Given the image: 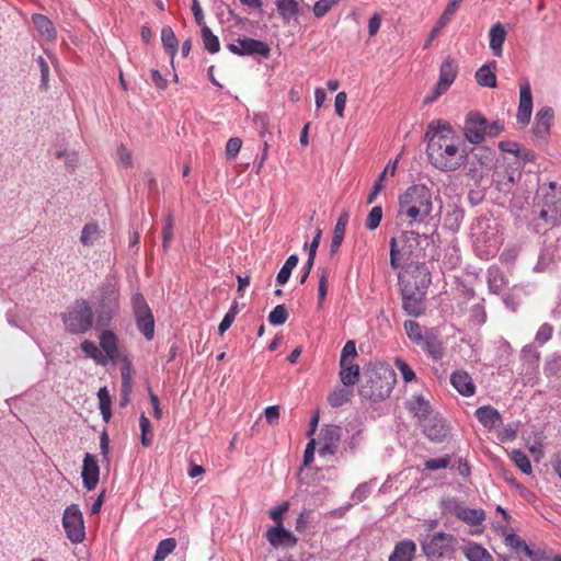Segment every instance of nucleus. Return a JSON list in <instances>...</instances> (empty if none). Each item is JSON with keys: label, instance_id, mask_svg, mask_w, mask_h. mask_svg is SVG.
<instances>
[{"label": "nucleus", "instance_id": "obj_42", "mask_svg": "<svg viewBox=\"0 0 561 561\" xmlns=\"http://www.w3.org/2000/svg\"><path fill=\"white\" fill-rule=\"evenodd\" d=\"M176 548V540L172 537L161 540L156 549L152 561H164Z\"/></svg>", "mask_w": 561, "mask_h": 561}, {"label": "nucleus", "instance_id": "obj_22", "mask_svg": "<svg viewBox=\"0 0 561 561\" xmlns=\"http://www.w3.org/2000/svg\"><path fill=\"white\" fill-rule=\"evenodd\" d=\"M417 345L421 346L433 360H439L444 356L443 342L436 330L433 328L425 329L424 340Z\"/></svg>", "mask_w": 561, "mask_h": 561}, {"label": "nucleus", "instance_id": "obj_30", "mask_svg": "<svg viewBox=\"0 0 561 561\" xmlns=\"http://www.w3.org/2000/svg\"><path fill=\"white\" fill-rule=\"evenodd\" d=\"M497 62L495 60L488 61L476 71V80L481 87L495 88L496 87V69Z\"/></svg>", "mask_w": 561, "mask_h": 561}, {"label": "nucleus", "instance_id": "obj_13", "mask_svg": "<svg viewBox=\"0 0 561 561\" xmlns=\"http://www.w3.org/2000/svg\"><path fill=\"white\" fill-rule=\"evenodd\" d=\"M342 437V430L339 425L327 424L319 433L318 449L320 457L333 456L336 454Z\"/></svg>", "mask_w": 561, "mask_h": 561}, {"label": "nucleus", "instance_id": "obj_19", "mask_svg": "<svg viewBox=\"0 0 561 561\" xmlns=\"http://www.w3.org/2000/svg\"><path fill=\"white\" fill-rule=\"evenodd\" d=\"M494 162V152L489 148L480 147L472 151V162L469 174L472 179H481L484 170H491Z\"/></svg>", "mask_w": 561, "mask_h": 561}, {"label": "nucleus", "instance_id": "obj_51", "mask_svg": "<svg viewBox=\"0 0 561 561\" xmlns=\"http://www.w3.org/2000/svg\"><path fill=\"white\" fill-rule=\"evenodd\" d=\"M288 311L285 305H277L268 314V322L273 325H282L288 319Z\"/></svg>", "mask_w": 561, "mask_h": 561}, {"label": "nucleus", "instance_id": "obj_9", "mask_svg": "<svg viewBox=\"0 0 561 561\" xmlns=\"http://www.w3.org/2000/svg\"><path fill=\"white\" fill-rule=\"evenodd\" d=\"M62 526L67 538L71 542L78 543L84 539V522L79 505L71 504L66 507L62 515Z\"/></svg>", "mask_w": 561, "mask_h": 561}, {"label": "nucleus", "instance_id": "obj_36", "mask_svg": "<svg viewBox=\"0 0 561 561\" xmlns=\"http://www.w3.org/2000/svg\"><path fill=\"white\" fill-rule=\"evenodd\" d=\"M161 42L165 49V51L171 56V60H173L174 56L178 53V38L170 26H164L161 30Z\"/></svg>", "mask_w": 561, "mask_h": 561}, {"label": "nucleus", "instance_id": "obj_44", "mask_svg": "<svg viewBox=\"0 0 561 561\" xmlns=\"http://www.w3.org/2000/svg\"><path fill=\"white\" fill-rule=\"evenodd\" d=\"M520 358L530 368L535 369L538 367L540 353L534 344H528L522 348Z\"/></svg>", "mask_w": 561, "mask_h": 561}, {"label": "nucleus", "instance_id": "obj_32", "mask_svg": "<svg viewBox=\"0 0 561 561\" xmlns=\"http://www.w3.org/2000/svg\"><path fill=\"white\" fill-rule=\"evenodd\" d=\"M277 12L285 23H289L299 12V4L296 0H276Z\"/></svg>", "mask_w": 561, "mask_h": 561}, {"label": "nucleus", "instance_id": "obj_28", "mask_svg": "<svg viewBox=\"0 0 561 561\" xmlns=\"http://www.w3.org/2000/svg\"><path fill=\"white\" fill-rule=\"evenodd\" d=\"M408 410L417 420L419 424H421L424 419H427L435 413L430 401H427L422 394L415 396L411 401H409Z\"/></svg>", "mask_w": 561, "mask_h": 561}, {"label": "nucleus", "instance_id": "obj_54", "mask_svg": "<svg viewBox=\"0 0 561 561\" xmlns=\"http://www.w3.org/2000/svg\"><path fill=\"white\" fill-rule=\"evenodd\" d=\"M553 330V325L550 323H543L542 325H540L535 335V343L538 346H542L543 344H546L548 341L551 340Z\"/></svg>", "mask_w": 561, "mask_h": 561}, {"label": "nucleus", "instance_id": "obj_2", "mask_svg": "<svg viewBox=\"0 0 561 561\" xmlns=\"http://www.w3.org/2000/svg\"><path fill=\"white\" fill-rule=\"evenodd\" d=\"M398 206V218L408 226L426 222L434 209L433 193L425 184H413L399 196Z\"/></svg>", "mask_w": 561, "mask_h": 561}, {"label": "nucleus", "instance_id": "obj_5", "mask_svg": "<svg viewBox=\"0 0 561 561\" xmlns=\"http://www.w3.org/2000/svg\"><path fill=\"white\" fill-rule=\"evenodd\" d=\"M456 538L451 534L437 531L421 540L423 553L428 559L450 558L455 551Z\"/></svg>", "mask_w": 561, "mask_h": 561}, {"label": "nucleus", "instance_id": "obj_26", "mask_svg": "<svg viewBox=\"0 0 561 561\" xmlns=\"http://www.w3.org/2000/svg\"><path fill=\"white\" fill-rule=\"evenodd\" d=\"M477 420L488 430L500 426L503 422L501 413L491 405H482L476 410Z\"/></svg>", "mask_w": 561, "mask_h": 561}, {"label": "nucleus", "instance_id": "obj_27", "mask_svg": "<svg viewBox=\"0 0 561 561\" xmlns=\"http://www.w3.org/2000/svg\"><path fill=\"white\" fill-rule=\"evenodd\" d=\"M416 553V543L411 539H404L394 545L388 561H413Z\"/></svg>", "mask_w": 561, "mask_h": 561}, {"label": "nucleus", "instance_id": "obj_60", "mask_svg": "<svg viewBox=\"0 0 561 561\" xmlns=\"http://www.w3.org/2000/svg\"><path fill=\"white\" fill-rule=\"evenodd\" d=\"M450 465V457L444 456L439 458H432L424 462V468L430 471L445 469Z\"/></svg>", "mask_w": 561, "mask_h": 561}, {"label": "nucleus", "instance_id": "obj_10", "mask_svg": "<svg viewBox=\"0 0 561 561\" xmlns=\"http://www.w3.org/2000/svg\"><path fill=\"white\" fill-rule=\"evenodd\" d=\"M458 72V65L451 58H446L439 69V79L435 85L433 94L425 96V103H432L436 101L443 93H445L450 85L454 83Z\"/></svg>", "mask_w": 561, "mask_h": 561}, {"label": "nucleus", "instance_id": "obj_43", "mask_svg": "<svg viewBox=\"0 0 561 561\" xmlns=\"http://www.w3.org/2000/svg\"><path fill=\"white\" fill-rule=\"evenodd\" d=\"M253 124L256 130L260 134V137L264 139H268L267 135H272L271 130V119L268 114L266 113H256L253 116Z\"/></svg>", "mask_w": 561, "mask_h": 561}, {"label": "nucleus", "instance_id": "obj_37", "mask_svg": "<svg viewBox=\"0 0 561 561\" xmlns=\"http://www.w3.org/2000/svg\"><path fill=\"white\" fill-rule=\"evenodd\" d=\"M201 34H202V41H203L204 48L209 54H216L220 50L219 38L217 35H215L211 32V30L208 26L203 25V27L201 30Z\"/></svg>", "mask_w": 561, "mask_h": 561}, {"label": "nucleus", "instance_id": "obj_7", "mask_svg": "<svg viewBox=\"0 0 561 561\" xmlns=\"http://www.w3.org/2000/svg\"><path fill=\"white\" fill-rule=\"evenodd\" d=\"M440 506L443 513L451 514L472 527L481 525L485 519V512L482 508L467 507L458 499L453 496L442 499Z\"/></svg>", "mask_w": 561, "mask_h": 561}, {"label": "nucleus", "instance_id": "obj_46", "mask_svg": "<svg viewBox=\"0 0 561 561\" xmlns=\"http://www.w3.org/2000/svg\"><path fill=\"white\" fill-rule=\"evenodd\" d=\"M543 370L548 377H561V353L551 355L546 360Z\"/></svg>", "mask_w": 561, "mask_h": 561}, {"label": "nucleus", "instance_id": "obj_20", "mask_svg": "<svg viewBox=\"0 0 561 561\" xmlns=\"http://www.w3.org/2000/svg\"><path fill=\"white\" fill-rule=\"evenodd\" d=\"M554 119L553 108L550 106H542L535 115V123L533 133L535 137L546 139L550 134V128Z\"/></svg>", "mask_w": 561, "mask_h": 561}, {"label": "nucleus", "instance_id": "obj_31", "mask_svg": "<svg viewBox=\"0 0 561 561\" xmlns=\"http://www.w3.org/2000/svg\"><path fill=\"white\" fill-rule=\"evenodd\" d=\"M348 217H350L348 211H343L336 220V224H335L334 230H333L332 240H331V245H330L331 254H335L339 251V249L343 242L346 226L348 222Z\"/></svg>", "mask_w": 561, "mask_h": 561}, {"label": "nucleus", "instance_id": "obj_49", "mask_svg": "<svg viewBox=\"0 0 561 561\" xmlns=\"http://www.w3.org/2000/svg\"><path fill=\"white\" fill-rule=\"evenodd\" d=\"M505 545L514 549L518 554H526L529 546L516 534H508L505 537Z\"/></svg>", "mask_w": 561, "mask_h": 561}, {"label": "nucleus", "instance_id": "obj_38", "mask_svg": "<svg viewBox=\"0 0 561 561\" xmlns=\"http://www.w3.org/2000/svg\"><path fill=\"white\" fill-rule=\"evenodd\" d=\"M81 351L90 358H92L99 365H106V357L102 351L90 340H84L80 344Z\"/></svg>", "mask_w": 561, "mask_h": 561}, {"label": "nucleus", "instance_id": "obj_14", "mask_svg": "<svg viewBox=\"0 0 561 561\" xmlns=\"http://www.w3.org/2000/svg\"><path fill=\"white\" fill-rule=\"evenodd\" d=\"M472 236L478 243L485 244L495 251L500 244L496 224L489 218H480L472 227Z\"/></svg>", "mask_w": 561, "mask_h": 561}, {"label": "nucleus", "instance_id": "obj_1", "mask_svg": "<svg viewBox=\"0 0 561 561\" xmlns=\"http://www.w3.org/2000/svg\"><path fill=\"white\" fill-rule=\"evenodd\" d=\"M425 140L428 162L440 172L456 171L465 163L467 153L460 150V139L448 123L431 122Z\"/></svg>", "mask_w": 561, "mask_h": 561}, {"label": "nucleus", "instance_id": "obj_4", "mask_svg": "<svg viewBox=\"0 0 561 561\" xmlns=\"http://www.w3.org/2000/svg\"><path fill=\"white\" fill-rule=\"evenodd\" d=\"M66 330L71 334L88 332L93 325V311L87 300H76L62 314Z\"/></svg>", "mask_w": 561, "mask_h": 561}, {"label": "nucleus", "instance_id": "obj_21", "mask_svg": "<svg viewBox=\"0 0 561 561\" xmlns=\"http://www.w3.org/2000/svg\"><path fill=\"white\" fill-rule=\"evenodd\" d=\"M82 482L87 490H94L99 483L100 467L96 457L92 454L87 453L83 459L82 466Z\"/></svg>", "mask_w": 561, "mask_h": 561}, {"label": "nucleus", "instance_id": "obj_64", "mask_svg": "<svg viewBox=\"0 0 561 561\" xmlns=\"http://www.w3.org/2000/svg\"><path fill=\"white\" fill-rule=\"evenodd\" d=\"M242 146V140L239 137H231L226 144V156L228 159L237 157Z\"/></svg>", "mask_w": 561, "mask_h": 561}, {"label": "nucleus", "instance_id": "obj_6", "mask_svg": "<svg viewBox=\"0 0 561 561\" xmlns=\"http://www.w3.org/2000/svg\"><path fill=\"white\" fill-rule=\"evenodd\" d=\"M398 280L400 287L410 286L413 290L427 293L432 277L425 263L411 262L399 273Z\"/></svg>", "mask_w": 561, "mask_h": 561}, {"label": "nucleus", "instance_id": "obj_61", "mask_svg": "<svg viewBox=\"0 0 561 561\" xmlns=\"http://www.w3.org/2000/svg\"><path fill=\"white\" fill-rule=\"evenodd\" d=\"M356 356H357V351H356L355 341L350 340L344 344V346L342 348L339 364L343 365L345 363H348V359L355 358Z\"/></svg>", "mask_w": 561, "mask_h": 561}, {"label": "nucleus", "instance_id": "obj_40", "mask_svg": "<svg viewBox=\"0 0 561 561\" xmlns=\"http://www.w3.org/2000/svg\"><path fill=\"white\" fill-rule=\"evenodd\" d=\"M409 340L415 345L421 344L424 340L425 330L414 320H405L403 323Z\"/></svg>", "mask_w": 561, "mask_h": 561}, {"label": "nucleus", "instance_id": "obj_57", "mask_svg": "<svg viewBox=\"0 0 561 561\" xmlns=\"http://www.w3.org/2000/svg\"><path fill=\"white\" fill-rule=\"evenodd\" d=\"M340 0H318L313 4V14L317 18H323Z\"/></svg>", "mask_w": 561, "mask_h": 561}, {"label": "nucleus", "instance_id": "obj_18", "mask_svg": "<svg viewBox=\"0 0 561 561\" xmlns=\"http://www.w3.org/2000/svg\"><path fill=\"white\" fill-rule=\"evenodd\" d=\"M419 425L421 426L424 435L432 442L436 443L443 442L449 432L448 425L436 412L430 417L424 419V421Z\"/></svg>", "mask_w": 561, "mask_h": 561}, {"label": "nucleus", "instance_id": "obj_58", "mask_svg": "<svg viewBox=\"0 0 561 561\" xmlns=\"http://www.w3.org/2000/svg\"><path fill=\"white\" fill-rule=\"evenodd\" d=\"M470 321L474 325H482L486 321V312L481 304L473 305L470 308Z\"/></svg>", "mask_w": 561, "mask_h": 561}, {"label": "nucleus", "instance_id": "obj_24", "mask_svg": "<svg viewBox=\"0 0 561 561\" xmlns=\"http://www.w3.org/2000/svg\"><path fill=\"white\" fill-rule=\"evenodd\" d=\"M267 541L273 547L280 545L295 546L297 538L289 530L285 529L283 525H275L267 529L265 535Z\"/></svg>", "mask_w": 561, "mask_h": 561}, {"label": "nucleus", "instance_id": "obj_3", "mask_svg": "<svg viewBox=\"0 0 561 561\" xmlns=\"http://www.w3.org/2000/svg\"><path fill=\"white\" fill-rule=\"evenodd\" d=\"M96 299V325L106 328L112 323L119 309V290L115 283L106 279L95 294Z\"/></svg>", "mask_w": 561, "mask_h": 561}, {"label": "nucleus", "instance_id": "obj_50", "mask_svg": "<svg viewBox=\"0 0 561 561\" xmlns=\"http://www.w3.org/2000/svg\"><path fill=\"white\" fill-rule=\"evenodd\" d=\"M139 426L141 431V444L144 447H149L152 444L151 423L144 413L140 415Z\"/></svg>", "mask_w": 561, "mask_h": 561}, {"label": "nucleus", "instance_id": "obj_59", "mask_svg": "<svg viewBox=\"0 0 561 561\" xmlns=\"http://www.w3.org/2000/svg\"><path fill=\"white\" fill-rule=\"evenodd\" d=\"M394 366L401 373L402 378L405 382H411L415 379V373L404 359L397 358L394 362Z\"/></svg>", "mask_w": 561, "mask_h": 561}, {"label": "nucleus", "instance_id": "obj_39", "mask_svg": "<svg viewBox=\"0 0 561 561\" xmlns=\"http://www.w3.org/2000/svg\"><path fill=\"white\" fill-rule=\"evenodd\" d=\"M486 280L489 289L492 294H500L505 286V278L499 268H489Z\"/></svg>", "mask_w": 561, "mask_h": 561}, {"label": "nucleus", "instance_id": "obj_35", "mask_svg": "<svg viewBox=\"0 0 561 561\" xmlns=\"http://www.w3.org/2000/svg\"><path fill=\"white\" fill-rule=\"evenodd\" d=\"M463 552L468 561H493L489 551L476 542L468 543Z\"/></svg>", "mask_w": 561, "mask_h": 561}, {"label": "nucleus", "instance_id": "obj_25", "mask_svg": "<svg viewBox=\"0 0 561 561\" xmlns=\"http://www.w3.org/2000/svg\"><path fill=\"white\" fill-rule=\"evenodd\" d=\"M450 383L463 397H471L476 392L474 382L466 370L454 371L450 376Z\"/></svg>", "mask_w": 561, "mask_h": 561}, {"label": "nucleus", "instance_id": "obj_8", "mask_svg": "<svg viewBox=\"0 0 561 561\" xmlns=\"http://www.w3.org/2000/svg\"><path fill=\"white\" fill-rule=\"evenodd\" d=\"M130 304L137 329L144 334L147 341L152 340L154 335V318L144 295L141 293H135L131 296Z\"/></svg>", "mask_w": 561, "mask_h": 561}, {"label": "nucleus", "instance_id": "obj_41", "mask_svg": "<svg viewBox=\"0 0 561 561\" xmlns=\"http://www.w3.org/2000/svg\"><path fill=\"white\" fill-rule=\"evenodd\" d=\"M465 213L459 207H454L447 213L444 226L451 232H458L463 220Z\"/></svg>", "mask_w": 561, "mask_h": 561}, {"label": "nucleus", "instance_id": "obj_63", "mask_svg": "<svg viewBox=\"0 0 561 561\" xmlns=\"http://www.w3.org/2000/svg\"><path fill=\"white\" fill-rule=\"evenodd\" d=\"M56 157L58 159H64L65 164L71 171L75 170V167L78 162V156L75 151H68L67 149H59L56 151Z\"/></svg>", "mask_w": 561, "mask_h": 561}, {"label": "nucleus", "instance_id": "obj_45", "mask_svg": "<svg viewBox=\"0 0 561 561\" xmlns=\"http://www.w3.org/2000/svg\"><path fill=\"white\" fill-rule=\"evenodd\" d=\"M352 396V391L345 388H339L333 390L329 397L328 402L332 408H340L348 402Z\"/></svg>", "mask_w": 561, "mask_h": 561}, {"label": "nucleus", "instance_id": "obj_33", "mask_svg": "<svg viewBox=\"0 0 561 561\" xmlns=\"http://www.w3.org/2000/svg\"><path fill=\"white\" fill-rule=\"evenodd\" d=\"M32 21L36 27V30L45 36L49 41H54L56 38V28L53 22L43 14H33Z\"/></svg>", "mask_w": 561, "mask_h": 561}, {"label": "nucleus", "instance_id": "obj_15", "mask_svg": "<svg viewBox=\"0 0 561 561\" xmlns=\"http://www.w3.org/2000/svg\"><path fill=\"white\" fill-rule=\"evenodd\" d=\"M402 298V309L411 317H421L424 311V300L426 293L413 290L410 286L400 287Z\"/></svg>", "mask_w": 561, "mask_h": 561}, {"label": "nucleus", "instance_id": "obj_34", "mask_svg": "<svg viewBox=\"0 0 561 561\" xmlns=\"http://www.w3.org/2000/svg\"><path fill=\"white\" fill-rule=\"evenodd\" d=\"M360 375L359 366L356 364H348L345 363L343 365H340V380L345 387L354 386Z\"/></svg>", "mask_w": 561, "mask_h": 561}, {"label": "nucleus", "instance_id": "obj_52", "mask_svg": "<svg viewBox=\"0 0 561 561\" xmlns=\"http://www.w3.org/2000/svg\"><path fill=\"white\" fill-rule=\"evenodd\" d=\"M381 219H382V207L374 206L366 217L365 227L368 230H375L379 227Z\"/></svg>", "mask_w": 561, "mask_h": 561}, {"label": "nucleus", "instance_id": "obj_12", "mask_svg": "<svg viewBox=\"0 0 561 561\" xmlns=\"http://www.w3.org/2000/svg\"><path fill=\"white\" fill-rule=\"evenodd\" d=\"M463 135L472 145H480L486 136V118L478 112H469L465 119Z\"/></svg>", "mask_w": 561, "mask_h": 561}, {"label": "nucleus", "instance_id": "obj_17", "mask_svg": "<svg viewBox=\"0 0 561 561\" xmlns=\"http://www.w3.org/2000/svg\"><path fill=\"white\" fill-rule=\"evenodd\" d=\"M533 113V94L528 79H523L519 84V104L516 119L522 126L529 124Z\"/></svg>", "mask_w": 561, "mask_h": 561}, {"label": "nucleus", "instance_id": "obj_55", "mask_svg": "<svg viewBox=\"0 0 561 561\" xmlns=\"http://www.w3.org/2000/svg\"><path fill=\"white\" fill-rule=\"evenodd\" d=\"M122 391H131V365L127 357L124 358V366L121 368Z\"/></svg>", "mask_w": 561, "mask_h": 561}, {"label": "nucleus", "instance_id": "obj_29", "mask_svg": "<svg viewBox=\"0 0 561 561\" xmlns=\"http://www.w3.org/2000/svg\"><path fill=\"white\" fill-rule=\"evenodd\" d=\"M506 35V30L502 23L497 22L491 26L489 31V46L495 57H502Z\"/></svg>", "mask_w": 561, "mask_h": 561}, {"label": "nucleus", "instance_id": "obj_11", "mask_svg": "<svg viewBox=\"0 0 561 561\" xmlns=\"http://www.w3.org/2000/svg\"><path fill=\"white\" fill-rule=\"evenodd\" d=\"M227 48L238 56L257 55L267 58L271 54V47L267 43L250 37L238 38L234 43H229Z\"/></svg>", "mask_w": 561, "mask_h": 561}, {"label": "nucleus", "instance_id": "obj_23", "mask_svg": "<svg viewBox=\"0 0 561 561\" xmlns=\"http://www.w3.org/2000/svg\"><path fill=\"white\" fill-rule=\"evenodd\" d=\"M100 347L104 352L106 362L111 360L116 363L121 359V352L118 348V337L112 330H104L99 335Z\"/></svg>", "mask_w": 561, "mask_h": 561}, {"label": "nucleus", "instance_id": "obj_47", "mask_svg": "<svg viewBox=\"0 0 561 561\" xmlns=\"http://www.w3.org/2000/svg\"><path fill=\"white\" fill-rule=\"evenodd\" d=\"M99 226L93 222L87 224L81 231L80 242L84 245H91L99 239Z\"/></svg>", "mask_w": 561, "mask_h": 561}, {"label": "nucleus", "instance_id": "obj_48", "mask_svg": "<svg viewBox=\"0 0 561 561\" xmlns=\"http://www.w3.org/2000/svg\"><path fill=\"white\" fill-rule=\"evenodd\" d=\"M511 459L513 460V462L515 463V466L525 474H530L533 469H531V463H530V460L528 458V456L522 451V450H513L512 454H511Z\"/></svg>", "mask_w": 561, "mask_h": 561}, {"label": "nucleus", "instance_id": "obj_62", "mask_svg": "<svg viewBox=\"0 0 561 561\" xmlns=\"http://www.w3.org/2000/svg\"><path fill=\"white\" fill-rule=\"evenodd\" d=\"M328 278H329V272L327 270H323L319 277V285H318V304L319 307L323 305V301L325 300L327 293H328Z\"/></svg>", "mask_w": 561, "mask_h": 561}, {"label": "nucleus", "instance_id": "obj_53", "mask_svg": "<svg viewBox=\"0 0 561 561\" xmlns=\"http://www.w3.org/2000/svg\"><path fill=\"white\" fill-rule=\"evenodd\" d=\"M173 227H174V218H173L172 214H169L168 217L165 218L163 229H162V236H163L162 247H163L164 251H167L169 249L170 242L173 239Z\"/></svg>", "mask_w": 561, "mask_h": 561}, {"label": "nucleus", "instance_id": "obj_56", "mask_svg": "<svg viewBox=\"0 0 561 561\" xmlns=\"http://www.w3.org/2000/svg\"><path fill=\"white\" fill-rule=\"evenodd\" d=\"M390 266L392 270H399L401 267V260L403 255L398 247V241L396 238L390 239Z\"/></svg>", "mask_w": 561, "mask_h": 561}, {"label": "nucleus", "instance_id": "obj_16", "mask_svg": "<svg viewBox=\"0 0 561 561\" xmlns=\"http://www.w3.org/2000/svg\"><path fill=\"white\" fill-rule=\"evenodd\" d=\"M386 381L380 376H376L370 379L371 386L368 389L367 386H363L360 394L369 400L379 401L389 397L392 385L394 382L393 371H388V377H385Z\"/></svg>", "mask_w": 561, "mask_h": 561}]
</instances>
